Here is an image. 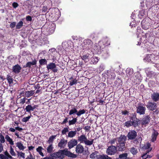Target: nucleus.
Masks as SVG:
<instances>
[{"mask_svg": "<svg viewBox=\"0 0 159 159\" xmlns=\"http://www.w3.org/2000/svg\"><path fill=\"white\" fill-rule=\"evenodd\" d=\"M84 150V148L81 145L79 144L76 145L75 151L77 153H81L83 152Z\"/></svg>", "mask_w": 159, "mask_h": 159, "instance_id": "4be33fe9", "label": "nucleus"}, {"mask_svg": "<svg viewBox=\"0 0 159 159\" xmlns=\"http://www.w3.org/2000/svg\"><path fill=\"white\" fill-rule=\"evenodd\" d=\"M145 10L144 9L142 10L139 12V15L141 16H143L145 14Z\"/></svg>", "mask_w": 159, "mask_h": 159, "instance_id": "bf43d9fd", "label": "nucleus"}, {"mask_svg": "<svg viewBox=\"0 0 159 159\" xmlns=\"http://www.w3.org/2000/svg\"><path fill=\"white\" fill-rule=\"evenodd\" d=\"M98 57H95L92 59L91 62L93 64H96L98 62Z\"/></svg>", "mask_w": 159, "mask_h": 159, "instance_id": "603ef678", "label": "nucleus"}, {"mask_svg": "<svg viewBox=\"0 0 159 159\" xmlns=\"http://www.w3.org/2000/svg\"><path fill=\"white\" fill-rule=\"evenodd\" d=\"M23 22L22 21H20L16 25V29H19L23 26Z\"/></svg>", "mask_w": 159, "mask_h": 159, "instance_id": "37998d69", "label": "nucleus"}, {"mask_svg": "<svg viewBox=\"0 0 159 159\" xmlns=\"http://www.w3.org/2000/svg\"><path fill=\"white\" fill-rule=\"evenodd\" d=\"M98 152L95 151L90 155V157L92 159L96 158L97 159H112L111 158L106 155H98Z\"/></svg>", "mask_w": 159, "mask_h": 159, "instance_id": "f03ea898", "label": "nucleus"}, {"mask_svg": "<svg viewBox=\"0 0 159 159\" xmlns=\"http://www.w3.org/2000/svg\"><path fill=\"white\" fill-rule=\"evenodd\" d=\"M40 64L41 65H43L46 64L47 61L45 59H41L39 61Z\"/></svg>", "mask_w": 159, "mask_h": 159, "instance_id": "c03bdc74", "label": "nucleus"}, {"mask_svg": "<svg viewBox=\"0 0 159 159\" xmlns=\"http://www.w3.org/2000/svg\"><path fill=\"white\" fill-rule=\"evenodd\" d=\"M77 120V117H76L73 118L72 120L69 121V125H70L75 124Z\"/></svg>", "mask_w": 159, "mask_h": 159, "instance_id": "e433bc0d", "label": "nucleus"}, {"mask_svg": "<svg viewBox=\"0 0 159 159\" xmlns=\"http://www.w3.org/2000/svg\"><path fill=\"white\" fill-rule=\"evenodd\" d=\"M26 100V98H21L20 99V103L22 104H24Z\"/></svg>", "mask_w": 159, "mask_h": 159, "instance_id": "0e129e2a", "label": "nucleus"}, {"mask_svg": "<svg viewBox=\"0 0 159 159\" xmlns=\"http://www.w3.org/2000/svg\"><path fill=\"white\" fill-rule=\"evenodd\" d=\"M53 147L52 144L50 145L47 148V152L49 153H51L52 152Z\"/></svg>", "mask_w": 159, "mask_h": 159, "instance_id": "58836bf2", "label": "nucleus"}, {"mask_svg": "<svg viewBox=\"0 0 159 159\" xmlns=\"http://www.w3.org/2000/svg\"><path fill=\"white\" fill-rule=\"evenodd\" d=\"M126 140V136L125 135L121 134L118 139V143H125Z\"/></svg>", "mask_w": 159, "mask_h": 159, "instance_id": "412c9836", "label": "nucleus"}, {"mask_svg": "<svg viewBox=\"0 0 159 159\" xmlns=\"http://www.w3.org/2000/svg\"><path fill=\"white\" fill-rule=\"evenodd\" d=\"M128 140H134V143H138V139L136 138L137 136V132L134 130H131L129 131L127 135Z\"/></svg>", "mask_w": 159, "mask_h": 159, "instance_id": "7ed1b4c3", "label": "nucleus"}, {"mask_svg": "<svg viewBox=\"0 0 159 159\" xmlns=\"http://www.w3.org/2000/svg\"><path fill=\"white\" fill-rule=\"evenodd\" d=\"M141 24L142 28L144 30H147L149 28L150 23L146 20V19H143L141 21Z\"/></svg>", "mask_w": 159, "mask_h": 159, "instance_id": "9b49d317", "label": "nucleus"}, {"mask_svg": "<svg viewBox=\"0 0 159 159\" xmlns=\"http://www.w3.org/2000/svg\"><path fill=\"white\" fill-rule=\"evenodd\" d=\"M77 141L74 139L70 140L68 143V147L69 149H71L75 145H77Z\"/></svg>", "mask_w": 159, "mask_h": 159, "instance_id": "4468645a", "label": "nucleus"}, {"mask_svg": "<svg viewBox=\"0 0 159 159\" xmlns=\"http://www.w3.org/2000/svg\"><path fill=\"white\" fill-rule=\"evenodd\" d=\"M86 111L83 109L82 110H80L78 111H77V115L78 116H80L81 115H83L85 113Z\"/></svg>", "mask_w": 159, "mask_h": 159, "instance_id": "ea45409f", "label": "nucleus"}, {"mask_svg": "<svg viewBox=\"0 0 159 159\" xmlns=\"http://www.w3.org/2000/svg\"><path fill=\"white\" fill-rule=\"evenodd\" d=\"M107 39V41H106V42H104V44H105V46H108L110 44V42L109 40L107 38H104L103 39V40H105Z\"/></svg>", "mask_w": 159, "mask_h": 159, "instance_id": "864d4df0", "label": "nucleus"}, {"mask_svg": "<svg viewBox=\"0 0 159 159\" xmlns=\"http://www.w3.org/2000/svg\"><path fill=\"white\" fill-rule=\"evenodd\" d=\"M72 158H75L77 156L70 152L65 150H59L58 152L50 154V156L53 158L62 159L65 156Z\"/></svg>", "mask_w": 159, "mask_h": 159, "instance_id": "f257e3e1", "label": "nucleus"}, {"mask_svg": "<svg viewBox=\"0 0 159 159\" xmlns=\"http://www.w3.org/2000/svg\"><path fill=\"white\" fill-rule=\"evenodd\" d=\"M146 106L148 109L151 111L156 110L157 107V104L154 102H148Z\"/></svg>", "mask_w": 159, "mask_h": 159, "instance_id": "0eeeda50", "label": "nucleus"}, {"mask_svg": "<svg viewBox=\"0 0 159 159\" xmlns=\"http://www.w3.org/2000/svg\"><path fill=\"white\" fill-rule=\"evenodd\" d=\"M149 152H145L141 156L142 159H146L147 158H151L153 156V154L149 155Z\"/></svg>", "mask_w": 159, "mask_h": 159, "instance_id": "c756f323", "label": "nucleus"}, {"mask_svg": "<svg viewBox=\"0 0 159 159\" xmlns=\"http://www.w3.org/2000/svg\"><path fill=\"white\" fill-rule=\"evenodd\" d=\"M142 103H139L138 107H136V112L140 115H144L146 110V107L142 105Z\"/></svg>", "mask_w": 159, "mask_h": 159, "instance_id": "39448f33", "label": "nucleus"}, {"mask_svg": "<svg viewBox=\"0 0 159 159\" xmlns=\"http://www.w3.org/2000/svg\"><path fill=\"white\" fill-rule=\"evenodd\" d=\"M157 57H156L154 54H147L143 59L145 62H151L153 64H155L156 62V58Z\"/></svg>", "mask_w": 159, "mask_h": 159, "instance_id": "20e7f679", "label": "nucleus"}, {"mask_svg": "<svg viewBox=\"0 0 159 159\" xmlns=\"http://www.w3.org/2000/svg\"><path fill=\"white\" fill-rule=\"evenodd\" d=\"M151 144L149 143H147L145 144L143 147H142V149L144 150H146L145 152H149L151 151L152 148L151 147Z\"/></svg>", "mask_w": 159, "mask_h": 159, "instance_id": "6ab92c4d", "label": "nucleus"}, {"mask_svg": "<svg viewBox=\"0 0 159 159\" xmlns=\"http://www.w3.org/2000/svg\"><path fill=\"white\" fill-rule=\"evenodd\" d=\"M158 134V133L157 131L154 129V132L152 133V135L151 141L152 142H154L156 140L157 138Z\"/></svg>", "mask_w": 159, "mask_h": 159, "instance_id": "393cba45", "label": "nucleus"}, {"mask_svg": "<svg viewBox=\"0 0 159 159\" xmlns=\"http://www.w3.org/2000/svg\"><path fill=\"white\" fill-rule=\"evenodd\" d=\"M81 58L85 62H87L89 61V55L85 54L81 56Z\"/></svg>", "mask_w": 159, "mask_h": 159, "instance_id": "a19ab883", "label": "nucleus"}, {"mask_svg": "<svg viewBox=\"0 0 159 159\" xmlns=\"http://www.w3.org/2000/svg\"><path fill=\"white\" fill-rule=\"evenodd\" d=\"M37 61L36 60L34 59L32 62H28L24 66V67H29L30 68L31 66L35 65L36 64Z\"/></svg>", "mask_w": 159, "mask_h": 159, "instance_id": "5701e85b", "label": "nucleus"}, {"mask_svg": "<svg viewBox=\"0 0 159 159\" xmlns=\"http://www.w3.org/2000/svg\"><path fill=\"white\" fill-rule=\"evenodd\" d=\"M93 139H92V140L90 141L88 140L87 139V140L85 141V144L87 145H91L93 144Z\"/></svg>", "mask_w": 159, "mask_h": 159, "instance_id": "09e8293b", "label": "nucleus"}, {"mask_svg": "<svg viewBox=\"0 0 159 159\" xmlns=\"http://www.w3.org/2000/svg\"><path fill=\"white\" fill-rule=\"evenodd\" d=\"M106 41H107V39L103 40L102 39L98 42V45L101 51L105 47L104 43L106 42Z\"/></svg>", "mask_w": 159, "mask_h": 159, "instance_id": "b1692460", "label": "nucleus"}, {"mask_svg": "<svg viewBox=\"0 0 159 159\" xmlns=\"http://www.w3.org/2000/svg\"><path fill=\"white\" fill-rule=\"evenodd\" d=\"M117 151L116 147L111 145L108 147L106 151V153L108 155H113L116 153Z\"/></svg>", "mask_w": 159, "mask_h": 159, "instance_id": "423d86ee", "label": "nucleus"}, {"mask_svg": "<svg viewBox=\"0 0 159 159\" xmlns=\"http://www.w3.org/2000/svg\"><path fill=\"white\" fill-rule=\"evenodd\" d=\"M77 108L76 107H72L71 109H70L69 113V115L71 116L72 115H74L76 114L77 115Z\"/></svg>", "mask_w": 159, "mask_h": 159, "instance_id": "c85d7f7f", "label": "nucleus"}, {"mask_svg": "<svg viewBox=\"0 0 159 159\" xmlns=\"http://www.w3.org/2000/svg\"><path fill=\"white\" fill-rule=\"evenodd\" d=\"M78 141L81 143H85V141L87 140V138L85 135L82 134L78 138Z\"/></svg>", "mask_w": 159, "mask_h": 159, "instance_id": "bb28decb", "label": "nucleus"}, {"mask_svg": "<svg viewBox=\"0 0 159 159\" xmlns=\"http://www.w3.org/2000/svg\"><path fill=\"white\" fill-rule=\"evenodd\" d=\"M151 120L150 117L149 115L146 116L143 118L141 121V124L142 125H146L150 122Z\"/></svg>", "mask_w": 159, "mask_h": 159, "instance_id": "f8f14e48", "label": "nucleus"}, {"mask_svg": "<svg viewBox=\"0 0 159 159\" xmlns=\"http://www.w3.org/2000/svg\"><path fill=\"white\" fill-rule=\"evenodd\" d=\"M43 14H45L47 11L48 8L46 6H43L42 9Z\"/></svg>", "mask_w": 159, "mask_h": 159, "instance_id": "5fc2aeb1", "label": "nucleus"}, {"mask_svg": "<svg viewBox=\"0 0 159 159\" xmlns=\"http://www.w3.org/2000/svg\"><path fill=\"white\" fill-rule=\"evenodd\" d=\"M10 153L13 156H15L16 155V153L14 152V150L13 148H12L11 146L10 148Z\"/></svg>", "mask_w": 159, "mask_h": 159, "instance_id": "4d7b16f0", "label": "nucleus"}, {"mask_svg": "<svg viewBox=\"0 0 159 159\" xmlns=\"http://www.w3.org/2000/svg\"><path fill=\"white\" fill-rule=\"evenodd\" d=\"M159 0H146V5L147 7H149V10L151 8V7L157 4L158 3Z\"/></svg>", "mask_w": 159, "mask_h": 159, "instance_id": "1a4fd4ad", "label": "nucleus"}, {"mask_svg": "<svg viewBox=\"0 0 159 159\" xmlns=\"http://www.w3.org/2000/svg\"><path fill=\"white\" fill-rule=\"evenodd\" d=\"M69 118L67 117H66L64 119L63 121H62V122L61 123V124H64L66 123L67 122H68V120Z\"/></svg>", "mask_w": 159, "mask_h": 159, "instance_id": "69168bd1", "label": "nucleus"}, {"mask_svg": "<svg viewBox=\"0 0 159 159\" xmlns=\"http://www.w3.org/2000/svg\"><path fill=\"white\" fill-rule=\"evenodd\" d=\"M56 66L54 63L51 62L47 66V68L48 70H52V69L56 68Z\"/></svg>", "mask_w": 159, "mask_h": 159, "instance_id": "473e14b6", "label": "nucleus"}, {"mask_svg": "<svg viewBox=\"0 0 159 159\" xmlns=\"http://www.w3.org/2000/svg\"><path fill=\"white\" fill-rule=\"evenodd\" d=\"M5 142V138L1 133H0V143H4Z\"/></svg>", "mask_w": 159, "mask_h": 159, "instance_id": "8fccbe9b", "label": "nucleus"}, {"mask_svg": "<svg viewBox=\"0 0 159 159\" xmlns=\"http://www.w3.org/2000/svg\"><path fill=\"white\" fill-rule=\"evenodd\" d=\"M102 75L105 76V77H106L107 78H109L111 79L115 78L116 76L115 75L114 73L108 70L104 71Z\"/></svg>", "mask_w": 159, "mask_h": 159, "instance_id": "9d476101", "label": "nucleus"}, {"mask_svg": "<svg viewBox=\"0 0 159 159\" xmlns=\"http://www.w3.org/2000/svg\"><path fill=\"white\" fill-rule=\"evenodd\" d=\"M43 149L42 147L39 146L36 149V151L37 152H39L40 155H41L43 157L44 156V155L42 152V150Z\"/></svg>", "mask_w": 159, "mask_h": 159, "instance_id": "a18cd8bd", "label": "nucleus"}, {"mask_svg": "<svg viewBox=\"0 0 159 159\" xmlns=\"http://www.w3.org/2000/svg\"><path fill=\"white\" fill-rule=\"evenodd\" d=\"M26 20L27 21H31L32 20V18L31 16H28L26 17Z\"/></svg>", "mask_w": 159, "mask_h": 159, "instance_id": "774afa93", "label": "nucleus"}, {"mask_svg": "<svg viewBox=\"0 0 159 159\" xmlns=\"http://www.w3.org/2000/svg\"><path fill=\"white\" fill-rule=\"evenodd\" d=\"M116 148H118V150L119 151H124L125 148V144L117 143Z\"/></svg>", "mask_w": 159, "mask_h": 159, "instance_id": "a878e982", "label": "nucleus"}, {"mask_svg": "<svg viewBox=\"0 0 159 159\" xmlns=\"http://www.w3.org/2000/svg\"><path fill=\"white\" fill-rule=\"evenodd\" d=\"M116 141V139L114 138V139H113L110 140L109 141V143H110L112 145V144H115V143Z\"/></svg>", "mask_w": 159, "mask_h": 159, "instance_id": "13d9d810", "label": "nucleus"}, {"mask_svg": "<svg viewBox=\"0 0 159 159\" xmlns=\"http://www.w3.org/2000/svg\"><path fill=\"white\" fill-rule=\"evenodd\" d=\"M135 122L134 121H131L130 120L125 122L124 124L127 127H129L131 126H133L135 128L136 127H138L136 125L137 124H136Z\"/></svg>", "mask_w": 159, "mask_h": 159, "instance_id": "aec40b11", "label": "nucleus"}, {"mask_svg": "<svg viewBox=\"0 0 159 159\" xmlns=\"http://www.w3.org/2000/svg\"><path fill=\"white\" fill-rule=\"evenodd\" d=\"M84 47L86 49H89L91 47L92 43L90 39H85L84 41Z\"/></svg>", "mask_w": 159, "mask_h": 159, "instance_id": "ddd939ff", "label": "nucleus"}, {"mask_svg": "<svg viewBox=\"0 0 159 159\" xmlns=\"http://www.w3.org/2000/svg\"><path fill=\"white\" fill-rule=\"evenodd\" d=\"M130 120H132L131 121H134L135 124H137L136 125L139 126V122L140 120L137 117V114L135 112H134L131 114L129 116Z\"/></svg>", "mask_w": 159, "mask_h": 159, "instance_id": "6e6552de", "label": "nucleus"}, {"mask_svg": "<svg viewBox=\"0 0 159 159\" xmlns=\"http://www.w3.org/2000/svg\"><path fill=\"white\" fill-rule=\"evenodd\" d=\"M76 134V131L75 130L74 131H71L69 132L68 134V137L70 138H72L75 136Z\"/></svg>", "mask_w": 159, "mask_h": 159, "instance_id": "f704fd0d", "label": "nucleus"}, {"mask_svg": "<svg viewBox=\"0 0 159 159\" xmlns=\"http://www.w3.org/2000/svg\"><path fill=\"white\" fill-rule=\"evenodd\" d=\"M37 105H34L32 106L31 105H28L26 107L25 110L26 112L30 113L31 111H34V109L37 108Z\"/></svg>", "mask_w": 159, "mask_h": 159, "instance_id": "2eb2a0df", "label": "nucleus"}, {"mask_svg": "<svg viewBox=\"0 0 159 159\" xmlns=\"http://www.w3.org/2000/svg\"><path fill=\"white\" fill-rule=\"evenodd\" d=\"M129 151L133 156L136 155L138 152L137 149L135 147H134L130 148Z\"/></svg>", "mask_w": 159, "mask_h": 159, "instance_id": "2f4dec72", "label": "nucleus"}, {"mask_svg": "<svg viewBox=\"0 0 159 159\" xmlns=\"http://www.w3.org/2000/svg\"><path fill=\"white\" fill-rule=\"evenodd\" d=\"M122 81L120 78H118L115 82V84L117 87H120L122 84Z\"/></svg>", "mask_w": 159, "mask_h": 159, "instance_id": "7c9ffc66", "label": "nucleus"}, {"mask_svg": "<svg viewBox=\"0 0 159 159\" xmlns=\"http://www.w3.org/2000/svg\"><path fill=\"white\" fill-rule=\"evenodd\" d=\"M5 139L7 140V141L8 142L9 144L11 145H13L14 144V142L13 141L12 139L8 135H6L5 137Z\"/></svg>", "mask_w": 159, "mask_h": 159, "instance_id": "c9c22d12", "label": "nucleus"}, {"mask_svg": "<svg viewBox=\"0 0 159 159\" xmlns=\"http://www.w3.org/2000/svg\"><path fill=\"white\" fill-rule=\"evenodd\" d=\"M56 136L57 135H52L50 136L48 141V142L49 144L52 143L54 139H55Z\"/></svg>", "mask_w": 159, "mask_h": 159, "instance_id": "49530a36", "label": "nucleus"}, {"mask_svg": "<svg viewBox=\"0 0 159 159\" xmlns=\"http://www.w3.org/2000/svg\"><path fill=\"white\" fill-rule=\"evenodd\" d=\"M34 93V90L28 91L25 92V95L26 97L29 98L33 96Z\"/></svg>", "mask_w": 159, "mask_h": 159, "instance_id": "72a5a7b5", "label": "nucleus"}, {"mask_svg": "<svg viewBox=\"0 0 159 159\" xmlns=\"http://www.w3.org/2000/svg\"><path fill=\"white\" fill-rule=\"evenodd\" d=\"M30 117H31L30 116L24 117L22 119V121L24 122H26L29 120Z\"/></svg>", "mask_w": 159, "mask_h": 159, "instance_id": "6e6d98bb", "label": "nucleus"}, {"mask_svg": "<svg viewBox=\"0 0 159 159\" xmlns=\"http://www.w3.org/2000/svg\"><path fill=\"white\" fill-rule=\"evenodd\" d=\"M69 127L68 126L64 128L62 130L61 133L62 134H65L66 133L69 132Z\"/></svg>", "mask_w": 159, "mask_h": 159, "instance_id": "3c124183", "label": "nucleus"}, {"mask_svg": "<svg viewBox=\"0 0 159 159\" xmlns=\"http://www.w3.org/2000/svg\"><path fill=\"white\" fill-rule=\"evenodd\" d=\"M16 22H11L10 25V26L11 28H14L16 25Z\"/></svg>", "mask_w": 159, "mask_h": 159, "instance_id": "680f3d73", "label": "nucleus"}, {"mask_svg": "<svg viewBox=\"0 0 159 159\" xmlns=\"http://www.w3.org/2000/svg\"><path fill=\"white\" fill-rule=\"evenodd\" d=\"M84 64L83 62L80 61L79 64V66L81 67V69L82 70L83 67L84 68L85 67L84 66Z\"/></svg>", "mask_w": 159, "mask_h": 159, "instance_id": "e2e57ef3", "label": "nucleus"}, {"mask_svg": "<svg viewBox=\"0 0 159 159\" xmlns=\"http://www.w3.org/2000/svg\"><path fill=\"white\" fill-rule=\"evenodd\" d=\"M67 143V140H65L64 138L61 139L58 144V147L60 148H63L66 146Z\"/></svg>", "mask_w": 159, "mask_h": 159, "instance_id": "a211bd4d", "label": "nucleus"}, {"mask_svg": "<svg viewBox=\"0 0 159 159\" xmlns=\"http://www.w3.org/2000/svg\"><path fill=\"white\" fill-rule=\"evenodd\" d=\"M7 80L9 84H11L13 83V79L12 77L9 75H7Z\"/></svg>", "mask_w": 159, "mask_h": 159, "instance_id": "79ce46f5", "label": "nucleus"}, {"mask_svg": "<svg viewBox=\"0 0 159 159\" xmlns=\"http://www.w3.org/2000/svg\"><path fill=\"white\" fill-rule=\"evenodd\" d=\"M70 79H72V80H71L70 82V83L69 84L70 85L72 86L74 84H77V80L76 79H73L72 77H71Z\"/></svg>", "mask_w": 159, "mask_h": 159, "instance_id": "de8ad7c7", "label": "nucleus"}, {"mask_svg": "<svg viewBox=\"0 0 159 159\" xmlns=\"http://www.w3.org/2000/svg\"><path fill=\"white\" fill-rule=\"evenodd\" d=\"M128 154L127 153H124L119 155V157L116 159H130L129 157H128Z\"/></svg>", "mask_w": 159, "mask_h": 159, "instance_id": "cd10ccee", "label": "nucleus"}, {"mask_svg": "<svg viewBox=\"0 0 159 159\" xmlns=\"http://www.w3.org/2000/svg\"><path fill=\"white\" fill-rule=\"evenodd\" d=\"M16 145L20 150H23L25 148L22 144L20 142H17Z\"/></svg>", "mask_w": 159, "mask_h": 159, "instance_id": "4c0bfd02", "label": "nucleus"}, {"mask_svg": "<svg viewBox=\"0 0 159 159\" xmlns=\"http://www.w3.org/2000/svg\"><path fill=\"white\" fill-rule=\"evenodd\" d=\"M21 67L18 64L12 67V71L15 74H18L20 72Z\"/></svg>", "mask_w": 159, "mask_h": 159, "instance_id": "f3484780", "label": "nucleus"}, {"mask_svg": "<svg viewBox=\"0 0 159 159\" xmlns=\"http://www.w3.org/2000/svg\"><path fill=\"white\" fill-rule=\"evenodd\" d=\"M151 98L154 102H156L159 100V93L154 92L151 95Z\"/></svg>", "mask_w": 159, "mask_h": 159, "instance_id": "dca6fc26", "label": "nucleus"}, {"mask_svg": "<svg viewBox=\"0 0 159 159\" xmlns=\"http://www.w3.org/2000/svg\"><path fill=\"white\" fill-rule=\"evenodd\" d=\"M17 152L18 154H19V156H20L21 157H22L24 158H25V153L22 152Z\"/></svg>", "mask_w": 159, "mask_h": 159, "instance_id": "052dcab7", "label": "nucleus"}, {"mask_svg": "<svg viewBox=\"0 0 159 159\" xmlns=\"http://www.w3.org/2000/svg\"><path fill=\"white\" fill-rule=\"evenodd\" d=\"M0 158L1 159H8V157L2 154H0Z\"/></svg>", "mask_w": 159, "mask_h": 159, "instance_id": "338daca9", "label": "nucleus"}]
</instances>
